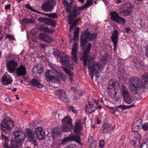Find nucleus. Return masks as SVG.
I'll list each match as a JSON object with an SVG mask.
<instances>
[{"instance_id": "nucleus-1", "label": "nucleus", "mask_w": 148, "mask_h": 148, "mask_svg": "<svg viewBox=\"0 0 148 148\" xmlns=\"http://www.w3.org/2000/svg\"><path fill=\"white\" fill-rule=\"evenodd\" d=\"M15 138V141L12 140L11 141V145L8 146L7 144L5 143L3 145V148H19L20 144L24 140L25 134L23 131L18 128H16L13 132Z\"/></svg>"}, {"instance_id": "nucleus-14", "label": "nucleus", "mask_w": 148, "mask_h": 148, "mask_svg": "<svg viewBox=\"0 0 148 148\" xmlns=\"http://www.w3.org/2000/svg\"><path fill=\"white\" fill-rule=\"evenodd\" d=\"M35 137L38 140H43L45 138V132L42 127H38L36 128L34 132Z\"/></svg>"}, {"instance_id": "nucleus-47", "label": "nucleus", "mask_w": 148, "mask_h": 148, "mask_svg": "<svg viewBox=\"0 0 148 148\" xmlns=\"http://www.w3.org/2000/svg\"><path fill=\"white\" fill-rule=\"evenodd\" d=\"M143 77H144L145 81L148 82V73H145L143 75Z\"/></svg>"}, {"instance_id": "nucleus-41", "label": "nucleus", "mask_w": 148, "mask_h": 148, "mask_svg": "<svg viewBox=\"0 0 148 148\" xmlns=\"http://www.w3.org/2000/svg\"><path fill=\"white\" fill-rule=\"evenodd\" d=\"M116 80L112 79L109 81L108 84L110 86H111L112 87H114L115 86H116Z\"/></svg>"}, {"instance_id": "nucleus-29", "label": "nucleus", "mask_w": 148, "mask_h": 148, "mask_svg": "<svg viewBox=\"0 0 148 148\" xmlns=\"http://www.w3.org/2000/svg\"><path fill=\"white\" fill-rule=\"evenodd\" d=\"M141 136L139 134H136L134 139L130 141V143L134 146H136L138 145L140 143Z\"/></svg>"}, {"instance_id": "nucleus-11", "label": "nucleus", "mask_w": 148, "mask_h": 148, "mask_svg": "<svg viewBox=\"0 0 148 148\" xmlns=\"http://www.w3.org/2000/svg\"><path fill=\"white\" fill-rule=\"evenodd\" d=\"M122 92L124 101L128 104L131 103L132 99L127 88L123 86L122 87Z\"/></svg>"}, {"instance_id": "nucleus-52", "label": "nucleus", "mask_w": 148, "mask_h": 148, "mask_svg": "<svg viewBox=\"0 0 148 148\" xmlns=\"http://www.w3.org/2000/svg\"><path fill=\"white\" fill-rule=\"evenodd\" d=\"M143 129L145 130H148V127L147 123L144 124L142 126Z\"/></svg>"}, {"instance_id": "nucleus-18", "label": "nucleus", "mask_w": 148, "mask_h": 148, "mask_svg": "<svg viewBox=\"0 0 148 148\" xmlns=\"http://www.w3.org/2000/svg\"><path fill=\"white\" fill-rule=\"evenodd\" d=\"M73 11V9L72 11H71L69 12L70 14L68 16V23L69 24H71L70 28H69V31L70 32L71 31V30L73 29L77 25V22L78 21H80L81 19V18L80 17H79L78 18L75 19L73 22L74 21L75 18H76L77 17H72L71 19V20H70V18H69V16L70 15V14Z\"/></svg>"}, {"instance_id": "nucleus-10", "label": "nucleus", "mask_w": 148, "mask_h": 148, "mask_svg": "<svg viewBox=\"0 0 148 148\" xmlns=\"http://www.w3.org/2000/svg\"><path fill=\"white\" fill-rule=\"evenodd\" d=\"M110 19L114 22L118 24L124 25L125 23V19L121 17L116 12H112L110 13Z\"/></svg>"}, {"instance_id": "nucleus-17", "label": "nucleus", "mask_w": 148, "mask_h": 148, "mask_svg": "<svg viewBox=\"0 0 148 148\" xmlns=\"http://www.w3.org/2000/svg\"><path fill=\"white\" fill-rule=\"evenodd\" d=\"M132 11V8L129 3L124 5L122 8L120 10V13L124 16H129Z\"/></svg>"}, {"instance_id": "nucleus-23", "label": "nucleus", "mask_w": 148, "mask_h": 148, "mask_svg": "<svg viewBox=\"0 0 148 148\" xmlns=\"http://www.w3.org/2000/svg\"><path fill=\"white\" fill-rule=\"evenodd\" d=\"M1 80L3 84L5 85L11 84L12 82V79L11 76L5 73L2 78Z\"/></svg>"}, {"instance_id": "nucleus-53", "label": "nucleus", "mask_w": 148, "mask_h": 148, "mask_svg": "<svg viewBox=\"0 0 148 148\" xmlns=\"http://www.w3.org/2000/svg\"><path fill=\"white\" fill-rule=\"evenodd\" d=\"M2 138L4 140H5L7 141L8 140V138L7 136H6L5 135H4L3 134H2Z\"/></svg>"}, {"instance_id": "nucleus-36", "label": "nucleus", "mask_w": 148, "mask_h": 148, "mask_svg": "<svg viewBox=\"0 0 148 148\" xmlns=\"http://www.w3.org/2000/svg\"><path fill=\"white\" fill-rule=\"evenodd\" d=\"M79 28L77 27L75 28L73 33L74 36L73 39V40L77 41L78 40L79 38Z\"/></svg>"}, {"instance_id": "nucleus-44", "label": "nucleus", "mask_w": 148, "mask_h": 148, "mask_svg": "<svg viewBox=\"0 0 148 148\" xmlns=\"http://www.w3.org/2000/svg\"><path fill=\"white\" fill-rule=\"evenodd\" d=\"M29 140L31 142V143L34 146H37L38 145L37 142L36 140H34V138L33 139H29Z\"/></svg>"}, {"instance_id": "nucleus-39", "label": "nucleus", "mask_w": 148, "mask_h": 148, "mask_svg": "<svg viewBox=\"0 0 148 148\" xmlns=\"http://www.w3.org/2000/svg\"><path fill=\"white\" fill-rule=\"evenodd\" d=\"M25 7L26 9L29 10H31V11H32L37 12L38 13H41V12H40L37 11L35 9H33V8H32L31 7L30 5L28 3V4H27L25 5Z\"/></svg>"}, {"instance_id": "nucleus-5", "label": "nucleus", "mask_w": 148, "mask_h": 148, "mask_svg": "<svg viewBox=\"0 0 148 148\" xmlns=\"http://www.w3.org/2000/svg\"><path fill=\"white\" fill-rule=\"evenodd\" d=\"M92 60V58L90 59L89 62H87V65L88 66V69L90 72H94L95 77L97 78L99 76V73L102 71L103 67L101 65L98 63L91 64Z\"/></svg>"}, {"instance_id": "nucleus-31", "label": "nucleus", "mask_w": 148, "mask_h": 148, "mask_svg": "<svg viewBox=\"0 0 148 148\" xmlns=\"http://www.w3.org/2000/svg\"><path fill=\"white\" fill-rule=\"evenodd\" d=\"M26 136L28 138V140L33 139L35 137L34 132L33 130L30 128H26L25 129Z\"/></svg>"}, {"instance_id": "nucleus-62", "label": "nucleus", "mask_w": 148, "mask_h": 148, "mask_svg": "<svg viewBox=\"0 0 148 148\" xmlns=\"http://www.w3.org/2000/svg\"><path fill=\"white\" fill-rule=\"evenodd\" d=\"M15 97H16V99H17L18 100L19 99V97L17 95H15Z\"/></svg>"}, {"instance_id": "nucleus-49", "label": "nucleus", "mask_w": 148, "mask_h": 148, "mask_svg": "<svg viewBox=\"0 0 148 148\" xmlns=\"http://www.w3.org/2000/svg\"><path fill=\"white\" fill-rule=\"evenodd\" d=\"M70 140L69 139V137L67 138H64L62 141L61 144L62 145H64L68 141Z\"/></svg>"}, {"instance_id": "nucleus-51", "label": "nucleus", "mask_w": 148, "mask_h": 148, "mask_svg": "<svg viewBox=\"0 0 148 148\" xmlns=\"http://www.w3.org/2000/svg\"><path fill=\"white\" fill-rule=\"evenodd\" d=\"M11 7V5L10 4H8L5 6V9L7 11L8 10L10 9Z\"/></svg>"}, {"instance_id": "nucleus-40", "label": "nucleus", "mask_w": 148, "mask_h": 148, "mask_svg": "<svg viewBox=\"0 0 148 148\" xmlns=\"http://www.w3.org/2000/svg\"><path fill=\"white\" fill-rule=\"evenodd\" d=\"M40 13L42 14H43L46 15L49 17H51L52 18H57L58 17L57 14L56 13H49V14H45V13Z\"/></svg>"}, {"instance_id": "nucleus-26", "label": "nucleus", "mask_w": 148, "mask_h": 148, "mask_svg": "<svg viewBox=\"0 0 148 148\" xmlns=\"http://www.w3.org/2000/svg\"><path fill=\"white\" fill-rule=\"evenodd\" d=\"M89 104L86 106L85 110L86 113L90 114L94 112L97 109V107H94V104H91L89 102Z\"/></svg>"}, {"instance_id": "nucleus-59", "label": "nucleus", "mask_w": 148, "mask_h": 148, "mask_svg": "<svg viewBox=\"0 0 148 148\" xmlns=\"http://www.w3.org/2000/svg\"><path fill=\"white\" fill-rule=\"evenodd\" d=\"M94 74V72H90V76L91 78L92 79V80H93V74Z\"/></svg>"}, {"instance_id": "nucleus-60", "label": "nucleus", "mask_w": 148, "mask_h": 148, "mask_svg": "<svg viewBox=\"0 0 148 148\" xmlns=\"http://www.w3.org/2000/svg\"><path fill=\"white\" fill-rule=\"evenodd\" d=\"M125 32L127 33H128L129 32L130 29V28L129 27H126L125 28Z\"/></svg>"}, {"instance_id": "nucleus-8", "label": "nucleus", "mask_w": 148, "mask_h": 148, "mask_svg": "<svg viewBox=\"0 0 148 148\" xmlns=\"http://www.w3.org/2000/svg\"><path fill=\"white\" fill-rule=\"evenodd\" d=\"M55 4V0H46L42 4L41 8L44 11L51 12Z\"/></svg>"}, {"instance_id": "nucleus-57", "label": "nucleus", "mask_w": 148, "mask_h": 148, "mask_svg": "<svg viewBox=\"0 0 148 148\" xmlns=\"http://www.w3.org/2000/svg\"><path fill=\"white\" fill-rule=\"evenodd\" d=\"M71 90L75 92H77L78 90L77 89L73 87H72L71 88Z\"/></svg>"}, {"instance_id": "nucleus-7", "label": "nucleus", "mask_w": 148, "mask_h": 148, "mask_svg": "<svg viewBox=\"0 0 148 148\" xmlns=\"http://www.w3.org/2000/svg\"><path fill=\"white\" fill-rule=\"evenodd\" d=\"M62 129L63 131L69 132L71 130L73 125L72 120L69 117L66 116L62 120Z\"/></svg>"}, {"instance_id": "nucleus-63", "label": "nucleus", "mask_w": 148, "mask_h": 148, "mask_svg": "<svg viewBox=\"0 0 148 148\" xmlns=\"http://www.w3.org/2000/svg\"><path fill=\"white\" fill-rule=\"evenodd\" d=\"M17 90V89L16 88H14L12 90V91L13 92H16Z\"/></svg>"}, {"instance_id": "nucleus-61", "label": "nucleus", "mask_w": 148, "mask_h": 148, "mask_svg": "<svg viewBox=\"0 0 148 148\" xmlns=\"http://www.w3.org/2000/svg\"><path fill=\"white\" fill-rule=\"evenodd\" d=\"M101 123V121L99 120V119H97V123L98 124H100Z\"/></svg>"}, {"instance_id": "nucleus-21", "label": "nucleus", "mask_w": 148, "mask_h": 148, "mask_svg": "<svg viewBox=\"0 0 148 148\" xmlns=\"http://www.w3.org/2000/svg\"><path fill=\"white\" fill-rule=\"evenodd\" d=\"M16 73L18 77L25 76L27 73L26 67L25 65H21L17 68Z\"/></svg>"}, {"instance_id": "nucleus-4", "label": "nucleus", "mask_w": 148, "mask_h": 148, "mask_svg": "<svg viewBox=\"0 0 148 148\" xmlns=\"http://www.w3.org/2000/svg\"><path fill=\"white\" fill-rule=\"evenodd\" d=\"M128 82L130 85V88L132 91L134 90H137L138 88H143L145 87L143 82L136 77L130 78L128 80Z\"/></svg>"}, {"instance_id": "nucleus-2", "label": "nucleus", "mask_w": 148, "mask_h": 148, "mask_svg": "<svg viewBox=\"0 0 148 148\" xmlns=\"http://www.w3.org/2000/svg\"><path fill=\"white\" fill-rule=\"evenodd\" d=\"M97 38V34L96 32L90 33L87 30L82 32L81 34L80 38L81 47L84 48V45L88 42V39L94 40Z\"/></svg>"}, {"instance_id": "nucleus-33", "label": "nucleus", "mask_w": 148, "mask_h": 148, "mask_svg": "<svg viewBox=\"0 0 148 148\" xmlns=\"http://www.w3.org/2000/svg\"><path fill=\"white\" fill-rule=\"evenodd\" d=\"M30 84L32 86L36 87L38 88H41L42 86V85L37 80V79H34L31 80Z\"/></svg>"}, {"instance_id": "nucleus-12", "label": "nucleus", "mask_w": 148, "mask_h": 148, "mask_svg": "<svg viewBox=\"0 0 148 148\" xmlns=\"http://www.w3.org/2000/svg\"><path fill=\"white\" fill-rule=\"evenodd\" d=\"M91 47V45L90 43L88 44L86 46V49L84 52L82 59L83 61L84 66H86L87 65V62H89L91 57L88 56V53L90 51Z\"/></svg>"}, {"instance_id": "nucleus-46", "label": "nucleus", "mask_w": 148, "mask_h": 148, "mask_svg": "<svg viewBox=\"0 0 148 148\" xmlns=\"http://www.w3.org/2000/svg\"><path fill=\"white\" fill-rule=\"evenodd\" d=\"M53 54L54 56H58V57L59 55V52L58 51V50L56 49H53Z\"/></svg>"}, {"instance_id": "nucleus-28", "label": "nucleus", "mask_w": 148, "mask_h": 148, "mask_svg": "<svg viewBox=\"0 0 148 148\" xmlns=\"http://www.w3.org/2000/svg\"><path fill=\"white\" fill-rule=\"evenodd\" d=\"M74 127V131L75 132H77L83 129L82 124L81 120H78L75 122Z\"/></svg>"}, {"instance_id": "nucleus-25", "label": "nucleus", "mask_w": 148, "mask_h": 148, "mask_svg": "<svg viewBox=\"0 0 148 148\" xmlns=\"http://www.w3.org/2000/svg\"><path fill=\"white\" fill-rule=\"evenodd\" d=\"M38 20L40 22H43L44 23L53 26H55L56 25L55 21L50 18L49 19L41 17L38 18Z\"/></svg>"}, {"instance_id": "nucleus-64", "label": "nucleus", "mask_w": 148, "mask_h": 148, "mask_svg": "<svg viewBox=\"0 0 148 148\" xmlns=\"http://www.w3.org/2000/svg\"><path fill=\"white\" fill-rule=\"evenodd\" d=\"M79 1L82 3H83L84 2V0H79Z\"/></svg>"}, {"instance_id": "nucleus-27", "label": "nucleus", "mask_w": 148, "mask_h": 148, "mask_svg": "<svg viewBox=\"0 0 148 148\" xmlns=\"http://www.w3.org/2000/svg\"><path fill=\"white\" fill-rule=\"evenodd\" d=\"M69 138L70 140L75 141L79 144H81V138L80 135L78 134L75 133L73 134L70 135L69 136Z\"/></svg>"}, {"instance_id": "nucleus-34", "label": "nucleus", "mask_w": 148, "mask_h": 148, "mask_svg": "<svg viewBox=\"0 0 148 148\" xmlns=\"http://www.w3.org/2000/svg\"><path fill=\"white\" fill-rule=\"evenodd\" d=\"M39 29L45 32L49 33H53L55 32V30L54 29H49L47 27H45V26L42 25H40Z\"/></svg>"}, {"instance_id": "nucleus-50", "label": "nucleus", "mask_w": 148, "mask_h": 148, "mask_svg": "<svg viewBox=\"0 0 148 148\" xmlns=\"http://www.w3.org/2000/svg\"><path fill=\"white\" fill-rule=\"evenodd\" d=\"M140 148H148V145L145 143H144L141 146Z\"/></svg>"}, {"instance_id": "nucleus-30", "label": "nucleus", "mask_w": 148, "mask_h": 148, "mask_svg": "<svg viewBox=\"0 0 148 148\" xmlns=\"http://www.w3.org/2000/svg\"><path fill=\"white\" fill-rule=\"evenodd\" d=\"M40 38L42 41L48 43H51L52 39L48 35L45 34H41L39 35Z\"/></svg>"}, {"instance_id": "nucleus-35", "label": "nucleus", "mask_w": 148, "mask_h": 148, "mask_svg": "<svg viewBox=\"0 0 148 148\" xmlns=\"http://www.w3.org/2000/svg\"><path fill=\"white\" fill-rule=\"evenodd\" d=\"M52 131V136L53 139H55L57 136L60 135V132L59 129L57 127L53 129Z\"/></svg>"}, {"instance_id": "nucleus-58", "label": "nucleus", "mask_w": 148, "mask_h": 148, "mask_svg": "<svg viewBox=\"0 0 148 148\" xmlns=\"http://www.w3.org/2000/svg\"><path fill=\"white\" fill-rule=\"evenodd\" d=\"M134 106V105L133 104H132V105H130L129 106H126V107H125V108H126V109L128 108H131Z\"/></svg>"}, {"instance_id": "nucleus-13", "label": "nucleus", "mask_w": 148, "mask_h": 148, "mask_svg": "<svg viewBox=\"0 0 148 148\" xmlns=\"http://www.w3.org/2000/svg\"><path fill=\"white\" fill-rule=\"evenodd\" d=\"M118 38V31L117 30L115 29L112 33L111 37V40L114 45L113 50L114 52L116 51Z\"/></svg>"}, {"instance_id": "nucleus-38", "label": "nucleus", "mask_w": 148, "mask_h": 148, "mask_svg": "<svg viewBox=\"0 0 148 148\" xmlns=\"http://www.w3.org/2000/svg\"><path fill=\"white\" fill-rule=\"evenodd\" d=\"M64 70L65 72L67 75L71 77H74V74L69 69H68L67 68L65 67H63Z\"/></svg>"}, {"instance_id": "nucleus-9", "label": "nucleus", "mask_w": 148, "mask_h": 148, "mask_svg": "<svg viewBox=\"0 0 148 148\" xmlns=\"http://www.w3.org/2000/svg\"><path fill=\"white\" fill-rule=\"evenodd\" d=\"M53 72L51 70H47L45 73V79L48 82L58 83H60L58 77L53 74Z\"/></svg>"}, {"instance_id": "nucleus-43", "label": "nucleus", "mask_w": 148, "mask_h": 148, "mask_svg": "<svg viewBox=\"0 0 148 148\" xmlns=\"http://www.w3.org/2000/svg\"><path fill=\"white\" fill-rule=\"evenodd\" d=\"M8 38L12 40H15V39L14 36L11 34H8L6 35V36L5 37V38L6 39Z\"/></svg>"}, {"instance_id": "nucleus-32", "label": "nucleus", "mask_w": 148, "mask_h": 148, "mask_svg": "<svg viewBox=\"0 0 148 148\" xmlns=\"http://www.w3.org/2000/svg\"><path fill=\"white\" fill-rule=\"evenodd\" d=\"M141 120H136L134 122L133 125H132V128L133 131L137 132L139 130V126L141 125Z\"/></svg>"}, {"instance_id": "nucleus-42", "label": "nucleus", "mask_w": 148, "mask_h": 148, "mask_svg": "<svg viewBox=\"0 0 148 148\" xmlns=\"http://www.w3.org/2000/svg\"><path fill=\"white\" fill-rule=\"evenodd\" d=\"M69 111H72L75 114H76L77 112V110L74 109V107L73 106H70L69 107Z\"/></svg>"}, {"instance_id": "nucleus-54", "label": "nucleus", "mask_w": 148, "mask_h": 148, "mask_svg": "<svg viewBox=\"0 0 148 148\" xmlns=\"http://www.w3.org/2000/svg\"><path fill=\"white\" fill-rule=\"evenodd\" d=\"M67 148H77V147L76 145L73 144L69 145Z\"/></svg>"}, {"instance_id": "nucleus-3", "label": "nucleus", "mask_w": 148, "mask_h": 148, "mask_svg": "<svg viewBox=\"0 0 148 148\" xmlns=\"http://www.w3.org/2000/svg\"><path fill=\"white\" fill-rule=\"evenodd\" d=\"M93 0H87L86 2L82 7H77L76 6H74L73 11L71 13L69 16L70 20H71V19L72 17H77L78 15H80L81 10L86 9L90 5H92L93 4Z\"/></svg>"}, {"instance_id": "nucleus-20", "label": "nucleus", "mask_w": 148, "mask_h": 148, "mask_svg": "<svg viewBox=\"0 0 148 148\" xmlns=\"http://www.w3.org/2000/svg\"><path fill=\"white\" fill-rule=\"evenodd\" d=\"M59 57L60 58V62L61 63L64 64L66 66H68L69 65V56L66 55L64 53H61L59 55Z\"/></svg>"}, {"instance_id": "nucleus-56", "label": "nucleus", "mask_w": 148, "mask_h": 148, "mask_svg": "<svg viewBox=\"0 0 148 148\" xmlns=\"http://www.w3.org/2000/svg\"><path fill=\"white\" fill-rule=\"evenodd\" d=\"M145 54L146 56L148 58V45L146 48Z\"/></svg>"}, {"instance_id": "nucleus-22", "label": "nucleus", "mask_w": 148, "mask_h": 148, "mask_svg": "<svg viewBox=\"0 0 148 148\" xmlns=\"http://www.w3.org/2000/svg\"><path fill=\"white\" fill-rule=\"evenodd\" d=\"M43 71V67L41 64H37L34 66L32 68V71L34 76H36L37 74H41Z\"/></svg>"}, {"instance_id": "nucleus-15", "label": "nucleus", "mask_w": 148, "mask_h": 148, "mask_svg": "<svg viewBox=\"0 0 148 148\" xmlns=\"http://www.w3.org/2000/svg\"><path fill=\"white\" fill-rule=\"evenodd\" d=\"M56 94L58 96V98L60 100L66 103H69L70 100L69 98L67 97L64 90L62 89H59L56 91Z\"/></svg>"}, {"instance_id": "nucleus-55", "label": "nucleus", "mask_w": 148, "mask_h": 148, "mask_svg": "<svg viewBox=\"0 0 148 148\" xmlns=\"http://www.w3.org/2000/svg\"><path fill=\"white\" fill-rule=\"evenodd\" d=\"M5 101L8 102H11L12 101V99L8 97L6 98H5Z\"/></svg>"}, {"instance_id": "nucleus-19", "label": "nucleus", "mask_w": 148, "mask_h": 148, "mask_svg": "<svg viewBox=\"0 0 148 148\" xmlns=\"http://www.w3.org/2000/svg\"><path fill=\"white\" fill-rule=\"evenodd\" d=\"M115 128V126H112L110 123H106L103 125L100 130L103 133H106L113 130Z\"/></svg>"}, {"instance_id": "nucleus-45", "label": "nucleus", "mask_w": 148, "mask_h": 148, "mask_svg": "<svg viewBox=\"0 0 148 148\" xmlns=\"http://www.w3.org/2000/svg\"><path fill=\"white\" fill-rule=\"evenodd\" d=\"M126 107V106L123 105H121L119 106H116L115 107V108L119 109L121 108L125 110L126 109L125 107Z\"/></svg>"}, {"instance_id": "nucleus-6", "label": "nucleus", "mask_w": 148, "mask_h": 148, "mask_svg": "<svg viewBox=\"0 0 148 148\" xmlns=\"http://www.w3.org/2000/svg\"><path fill=\"white\" fill-rule=\"evenodd\" d=\"M13 121L8 118L3 120L1 123V127L3 131L6 133H9L14 126Z\"/></svg>"}, {"instance_id": "nucleus-37", "label": "nucleus", "mask_w": 148, "mask_h": 148, "mask_svg": "<svg viewBox=\"0 0 148 148\" xmlns=\"http://www.w3.org/2000/svg\"><path fill=\"white\" fill-rule=\"evenodd\" d=\"M23 21L24 23L26 24L29 23H33L35 22V20L32 18H24L23 20Z\"/></svg>"}, {"instance_id": "nucleus-24", "label": "nucleus", "mask_w": 148, "mask_h": 148, "mask_svg": "<svg viewBox=\"0 0 148 148\" xmlns=\"http://www.w3.org/2000/svg\"><path fill=\"white\" fill-rule=\"evenodd\" d=\"M78 45L77 43L75 42L73 44L72 51V55L73 60L75 62H76L77 60V50Z\"/></svg>"}, {"instance_id": "nucleus-48", "label": "nucleus", "mask_w": 148, "mask_h": 148, "mask_svg": "<svg viewBox=\"0 0 148 148\" xmlns=\"http://www.w3.org/2000/svg\"><path fill=\"white\" fill-rule=\"evenodd\" d=\"M104 141L103 140H101L100 141L99 147L101 148H103L104 146Z\"/></svg>"}, {"instance_id": "nucleus-16", "label": "nucleus", "mask_w": 148, "mask_h": 148, "mask_svg": "<svg viewBox=\"0 0 148 148\" xmlns=\"http://www.w3.org/2000/svg\"><path fill=\"white\" fill-rule=\"evenodd\" d=\"M18 64L17 61L14 59L8 61L7 64L8 71L11 73H14Z\"/></svg>"}]
</instances>
